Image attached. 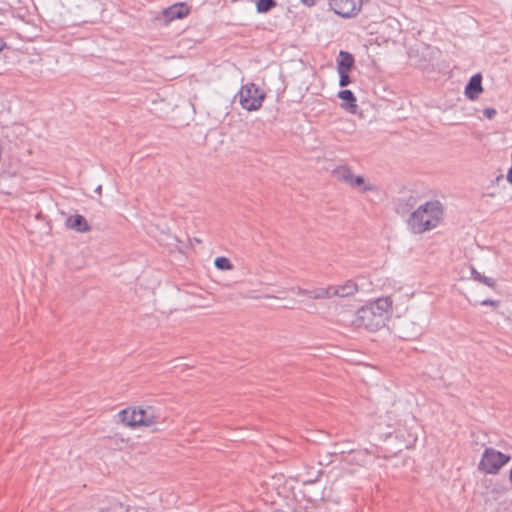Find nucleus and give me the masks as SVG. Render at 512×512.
<instances>
[{"label": "nucleus", "instance_id": "nucleus-1", "mask_svg": "<svg viewBox=\"0 0 512 512\" xmlns=\"http://www.w3.org/2000/svg\"><path fill=\"white\" fill-rule=\"evenodd\" d=\"M443 216V206L437 201H427L408 217L406 224L413 234H423L436 228Z\"/></svg>", "mask_w": 512, "mask_h": 512}, {"label": "nucleus", "instance_id": "nucleus-2", "mask_svg": "<svg viewBox=\"0 0 512 512\" xmlns=\"http://www.w3.org/2000/svg\"><path fill=\"white\" fill-rule=\"evenodd\" d=\"M118 416L121 422L129 427H151L162 420L160 412L152 406L129 407L121 410Z\"/></svg>", "mask_w": 512, "mask_h": 512}, {"label": "nucleus", "instance_id": "nucleus-3", "mask_svg": "<svg viewBox=\"0 0 512 512\" xmlns=\"http://www.w3.org/2000/svg\"><path fill=\"white\" fill-rule=\"evenodd\" d=\"M510 459L509 455L493 448H486L478 464V469L487 474H496Z\"/></svg>", "mask_w": 512, "mask_h": 512}, {"label": "nucleus", "instance_id": "nucleus-4", "mask_svg": "<svg viewBox=\"0 0 512 512\" xmlns=\"http://www.w3.org/2000/svg\"><path fill=\"white\" fill-rule=\"evenodd\" d=\"M238 96L241 106L248 111L258 110L265 97L264 93L254 83L242 86Z\"/></svg>", "mask_w": 512, "mask_h": 512}, {"label": "nucleus", "instance_id": "nucleus-5", "mask_svg": "<svg viewBox=\"0 0 512 512\" xmlns=\"http://www.w3.org/2000/svg\"><path fill=\"white\" fill-rule=\"evenodd\" d=\"M353 323L359 328L375 330L383 324V317L381 312L375 311V307L366 306L357 311Z\"/></svg>", "mask_w": 512, "mask_h": 512}, {"label": "nucleus", "instance_id": "nucleus-6", "mask_svg": "<svg viewBox=\"0 0 512 512\" xmlns=\"http://www.w3.org/2000/svg\"><path fill=\"white\" fill-rule=\"evenodd\" d=\"M331 10L342 17H351L360 8V0H329Z\"/></svg>", "mask_w": 512, "mask_h": 512}, {"label": "nucleus", "instance_id": "nucleus-7", "mask_svg": "<svg viewBox=\"0 0 512 512\" xmlns=\"http://www.w3.org/2000/svg\"><path fill=\"white\" fill-rule=\"evenodd\" d=\"M482 91V76L478 73L473 75L468 81L465 87V95L470 100H476Z\"/></svg>", "mask_w": 512, "mask_h": 512}, {"label": "nucleus", "instance_id": "nucleus-8", "mask_svg": "<svg viewBox=\"0 0 512 512\" xmlns=\"http://www.w3.org/2000/svg\"><path fill=\"white\" fill-rule=\"evenodd\" d=\"M190 12L189 7L185 3H176L164 10L163 14L167 20L182 19Z\"/></svg>", "mask_w": 512, "mask_h": 512}, {"label": "nucleus", "instance_id": "nucleus-9", "mask_svg": "<svg viewBox=\"0 0 512 512\" xmlns=\"http://www.w3.org/2000/svg\"><path fill=\"white\" fill-rule=\"evenodd\" d=\"M358 291V285L353 280H347L341 285H332L333 297H349Z\"/></svg>", "mask_w": 512, "mask_h": 512}, {"label": "nucleus", "instance_id": "nucleus-10", "mask_svg": "<svg viewBox=\"0 0 512 512\" xmlns=\"http://www.w3.org/2000/svg\"><path fill=\"white\" fill-rule=\"evenodd\" d=\"M338 97L343 101L341 107L350 113H355L357 109L356 97L351 90L345 89L338 92Z\"/></svg>", "mask_w": 512, "mask_h": 512}, {"label": "nucleus", "instance_id": "nucleus-11", "mask_svg": "<svg viewBox=\"0 0 512 512\" xmlns=\"http://www.w3.org/2000/svg\"><path fill=\"white\" fill-rule=\"evenodd\" d=\"M67 227L73 229L77 232H88L90 231V226L87 223V220L82 215H74L67 219L66 221Z\"/></svg>", "mask_w": 512, "mask_h": 512}, {"label": "nucleus", "instance_id": "nucleus-12", "mask_svg": "<svg viewBox=\"0 0 512 512\" xmlns=\"http://www.w3.org/2000/svg\"><path fill=\"white\" fill-rule=\"evenodd\" d=\"M354 57L351 53L340 51L337 59V71L350 72L354 67Z\"/></svg>", "mask_w": 512, "mask_h": 512}, {"label": "nucleus", "instance_id": "nucleus-13", "mask_svg": "<svg viewBox=\"0 0 512 512\" xmlns=\"http://www.w3.org/2000/svg\"><path fill=\"white\" fill-rule=\"evenodd\" d=\"M348 185H350L351 187L358 188L362 192L376 190V187L374 185L366 183L364 177L359 175H352V179L350 180Z\"/></svg>", "mask_w": 512, "mask_h": 512}, {"label": "nucleus", "instance_id": "nucleus-14", "mask_svg": "<svg viewBox=\"0 0 512 512\" xmlns=\"http://www.w3.org/2000/svg\"><path fill=\"white\" fill-rule=\"evenodd\" d=\"M333 175L339 181L349 184L350 180L352 179L353 173L348 166H339L333 170Z\"/></svg>", "mask_w": 512, "mask_h": 512}, {"label": "nucleus", "instance_id": "nucleus-15", "mask_svg": "<svg viewBox=\"0 0 512 512\" xmlns=\"http://www.w3.org/2000/svg\"><path fill=\"white\" fill-rule=\"evenodd\" d=\"M333 297L332 285L311 289V299H329Z\"/></svg>", "mask_w": 512, "mask_h": 512}, {"label": "nucleus", "instance_id": "nucleus-16", "mask_svg": "<svg viewBox=\"0 0 512 512\" xmlns=\"http://www.w3.org/2000/svg\"><path fill=\"white\" fill-rule=\"evenodd\" d=\"M471 277L475 280V281H478L490 288H494L495 285H496V282L493 278H490V277H486L484 275H482L480 272H478L475 268H472L471 269Z\"/></svg>", "mask_w": 512, "mask_h": 512}, {"label": "nucleus", "instance_id": "nucleus-17", "mask_svg": "<svg viewBox=\"0 0 512 512\" xmlns=\"http://www.w3.org/2000/svg\"><path fill=\"white\" fill-rule=\"evenodd\" d=\"M256 2V10L258 13H267L277 6L276 0H254Z\"/></svg>", "mask_w": 512, "mask_h": 512}, {"label": "nucleus", "instance_id": "nucleus-18", "mask_svg": "<svg viewBox=\"0 0 512 512\" xmlns=\"http://www.w3.org/2000/svg\"><path fill=\"white\" fill-rule=\"evenodd\" d=\"M392 306V301L389 298H380L374 304L369 307H375L376 312H381L383 316L384 312H387Z\"/></svg>", "mask_w": 512, "mask_h": 512}, {"label": "nucleus", "instance_id": "nucleus-19", "mask_svg": "<svg viewBox=\"0 0 512 512\" xmlns=\"http://www.w3.org/2000/svg\"><path fill=\"white\" fill-rule=\"evenodd\" d=\"M214 264L219 270H230L233 267L231 261L226 257H217Z\"/></svg>", "mask_w": 512, "mask_h": 512}, {"label": "nucleus", "instance_id": "nucleus-20", "mask_svg": "<svg viewBox=\"0 0 512 512\" xmlns=\"http://www.w3.org/2000/svg\"><path fill=\"white\" fill-rule=\"evenodd\" d=\"M338 74H339V85L341 87H346L350 84L351 80H350V77H349V72H344V71H338Z\"/></svg>", "mask_w": 512, "mask_h": 512}, {"label": "nucleus", "instance_id": "nucleus-21", "mask_svg": "<svg viewBox=\"0 0 512 512\" xmlns=\"http://www.w3.org/2000/svg\"><path fill=\"white\" fill-rule=\"evenodd\" d=\"M99 512H123V506L121 504H117L109 508L102 509Z\"/></svg>", "mask_w": 512, "mask_h": 512}, {"label": "nucleus", "instance_id": "nucleus-22", "mask_svg": "<svg viewBox=\"0 0 512 512\" xmlns=\"http://www.w3.org/2000/svg\"><path fill=\"white\" fill-rule=\"evenodd\" d=\"M484 116H486L488 119H492L496 115V110L493 108H486L483 111Z\"/></svg>", "mask_w": 512, "mask_h": 512}, {"label": "nucleus", "instance_id": "nucleus-23", "mask_svg": "<svg viewBox=\"0 0 512 512\" xmlns=\"http://www.w3.org/2000/svg\"><path fill=\"white\" fill-rule=\"evenodd\" d=\"M296 293L298 295L307 296V297L311 298V290H309V289L298 288Z\"/></svg>", "mask_w": 512, "mask_h": 512}, {"label": "nucleus", "instance_id": "nucleus-24", "mask_svg": "<svg viewBox=\"0 0 512 512\" xmlns=\"http://www.w3.org/2000/svg\"><path fill=\"white\" fill-rule=\"evenodd\" d=\"M482 305L486 306V305H491V306H497L498 305V301H495V300H491V299H485L481 302Z\"/></svg>", "mask_w": 512, "mask_h": 512}, {"label": "nucleus", "instance_id": "nucleus-25", "mask_svg": "<svg viewBox=\"0 0 512 512\" xmlns=\"http://www.w3.org/2000/svg\"><path fill=\"white\" fill-rule=\"evenodd\" d=\"M305 6L311 7L316 4L317 0H300Z\"/></svg>", "mask_w": 512, "mask_h": 512}, {"label": "nucleus", "instance_id": "nucleus-26", "mask_svg": "<svg viewBox=\"0 0 512 512\" xmlns=\"http://www.w3.org/2000/svg\"><path fill=\"white\" fill-rule=\"evenodd\" d=\"M6 46V43L3 41V39L0 38V51H2Z\"/></svg>", "mask_w": 512, "mask_h": 512}, {"label": "nucleus", "instance_id": "nucleus-27", "mask_svg": "<svg viewBox=\"0 0 512 512\" xmlns=\"http://www.w3.org/2000/svg\"><path fill=\"white\" fill-rule=\"evenodd\" d=\"M95 192H96V193H98L99 195H101V193H102V186H101V185H99V186L96 188Z\"/></svg>", "mask_w": 512, "mask_h": 512}, {"label": "nucleus", "instance_id": "nucleus-28", "mask_svg": "<svg viewBox=\"0 0 512 512\" xmlns=\"http://www.w3.org/2000/svg\"><path fill=\"white\" fill-rule=\"evenodd\" d=\"M509 478H510V481H511V483H512V469L510 470Z\"/></svg>", "mask_w": 512, "mask_h": 512}, {"label": "nucleus", "instance_id": "nucleus-29", "mask_svg": "<svg viewBox=\"0 0 512 512\" xmlns=\"http://www.w3.org/2000/svg\"><path fill=\"white\" fill-rule=\"evenodd\" d=\"M294 512H300V510H298V509H295V510H294Z\"/></svg>", "mask_w": 512, "mask_h": 512}]
</instances>
